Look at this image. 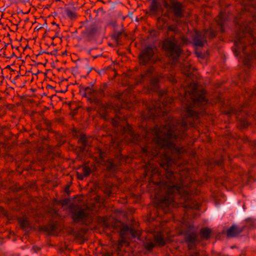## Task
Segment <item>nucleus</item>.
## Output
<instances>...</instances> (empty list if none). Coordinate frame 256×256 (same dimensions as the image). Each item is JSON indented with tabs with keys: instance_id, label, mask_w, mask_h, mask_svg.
Listing matches in <instances>:
<instances>
[{
	"instance_id": "aec40b11",
	"label": "nucleus",
	"mask_w": 256,
	"mask_h": 256,
	"mask_svg": "<svg viewBox=\"0 0 256 256\" xmlns=\"http://www.w3.org/2000/svg\"><path fill=\"white\" fill-rule=\"evenodd\" d=\"M210 234L211 230L208 228H204L200 230L201 236L204 238H210Z\"/></svg>"
},
{
	"instance_id": "4468645a",
	"label": "nucleus",
	"mask_w": 256,
	"mask_h": 256,
	"mask_svg": "<svg viewBox=\"0 0 256 256\" xmlns=\"http://www.w3.org/2000/svg\"><path fill=\"white\" fill-rule=\"evenodd\" d=\"M248 6L244 7L246 10L250 12L256 22V0H248Z\"/></svg>"
},
{
	"instance_id": "f8f14e48",
	"label": "nucleus",
	"mask_w": 256,
	"mask_h": 256,
	"mask_svg": "<svg viewBox=\"0 0 256 256\" xmlns=\"http://www.w3.org/2000/svg\"><path fill=\"white\" fill-rule=\"evenodd\" d=\"M99 160L98 162L100 164L105 166L110 170H112L114 167V164L111 160H105V154L101 150H99Z\"/></svg>"
},
{
	"instance_id": "ddd939ff",
	"label": "nucleus",
	"mask_w": 256,
	"mask_h": 256,
	"mask_svg": "<svg viewBox=\"0 0 256 256\" xmlns=\"http://www.w3.org/2000/svg\"><path fill=\"white\" fill-rule=\"evenodd\" d=\"M186 240L190 249H192L197 242V235L195 232H192L186 235Z\"/></svg>"
},
{
	"instance_id": "bb28decb",
	"label": "nucleus",
	"mask_w": 256,
	"mask_h": 256,
	"mask_svg": "<svg viewBox=\"0 0 256 256\" xmlns=\"http://www.w3.org/2000/svg\"><path fill=\"white\" fill-rule=\"evenodd\" d=\"M56 224H52L50 226V230L51 231V233L55 234H56Z\"/></svg>"
},
{
	"instance_id": "6e6552de",
	"label": "nucleus",
	"mask_w": 256,
	"mask_h": 256,
	"mask_svg": "<svg viewBox=\"0 0 256 256\" xmlns=\"http://www.w3.org/2000/svg\"><path fill=\"white\" fill-rule=\"evenodd\" d=\"M139 58L140 62L143 64L154 63L158 60L152 46H148L142 50L139 56Z\"/></svg>"
},
{
	"instance_id": "cd10ccee",
	"label": "nucleus",
	"mask_w": 256,
	"mask_h": 256,
	"mask_svg": "<svg viewBox=\"0 0 256 256\" xmlns=\"http://www.w3.org/2000/svg\"><path fill=\"white\" fill-rule=\"evenodd\" d=\"M20 224L22 228L26 227L28 224V221L26 218H24L20 221Z\"/></svg>"
},
{
	"instance_id": "72a5a7b5",
	"label": "nucleus",
	"mask_w": 256,
	"mask_h": 256,
	"mask_svg": "<svg viewBox=\"0 0 256 256\" xmlns=\"http://www.w3.org/2000/svg\"><path fill=\"white\" fill-rule=\"evenodd\" d=\"M160 19H161V18H158V21H160Z\"/></svg>"
},
{
	"instance_id": "9d476101",
	"label": "nucleus",
	"mask_w": 256,
	"mask_h": 256,
	"mask_svg": "<svg viewBox=\"0 0 256 256\" xmlns=\"http://www.w3.org/2000/svg\"><path fill=\"white\" fill-rule=\"evenodd\" d=\"M144 78L149 79L151 86L150 88L152 90L156 91L158 90V77L152 68H150L144 76H142L140 78L141 80L138 82H142Z\"/></svg>"
},
{
	"instance_id": "1a4fd4ad",
	"label": "nucleus",
	"mask_w": 256,
	"mask_h": 256,
	"mask_svg": "<svg viewBox=\"0 0 256 256\" xmlns=\"http://www.w3.org/2000/svg\"><path fill=\"white\" fill-rule=\"evenodd\" d=\"M215 35L214 31L211 28L206 30L204 32H196L194 38V42L196 46H202L206 42V36L212 38Z\"/></svg>"
},
{
	"instance_id": "f3484780",
	"label": "nucleus",
	"mask_w": 256,
	"mask_h": 256,
	"mask_svg": "<svg viewBox=\"0 0 256 256\" xmlns=\"http://www.w3.org/2000/svg\"><path fill=\"white\" fill-rule=\"evenodd\" d=\"M150 170H152V174H154L158 172L157 168L149 162L148 164H146V175L148 174V172Z\"/></svg>"
},
{
	"instance_id": "dca6fc26",
	"label": "nucleus",
	"mask_w": 256,
	"mask_h": 256,
	"mask_svg": "<svg viewBox=\"0 0 256 256\" xmlns=\"http://www.w3.org/2000/svg\"><path fill=\"white\" fill-rule=\"evenodd\" d=\"M242 231V228L234 225L227 230V234L228 236H235L238 235Z\"/></svg>"
},
{
	"instance_id": "4be33fe9",
	"label": "nucleus",
	"mask_w": 256,
	"mask_h": 256,
	"mask_svg": "<svg viewBox=\"0 0 256 256\" xmlns=\"http://www.w3.org/2000/svg\"><path fill=\"white\" fill-rule=\"evenodd\" d=\"M182 72L188 77H191V74L192 72V68L188 64L184 66L182 68Z\"/></svg>"
},
{
	"instance_id": "2eb2a0df",
	"label": "nucleus",
	"mask_w": 256,
	"mask_h": 256,
	"mask_svg": "<svg viewBox=\"0 0 256 256\" xmlns=\"http://www.w3.org/2000/svg\"><path fill=\"white\" fill-rule=\"evenodd\" d=\"M82 173L80 174L79 172H77L78 178L80 180H83L84 177L88 176L91 172V169L88 166L84 164L82 167Z\"/></svg>"
},
{
	"instance_id": "a211bd4d",
	"label": "nucleus",
	"mask_w": 256,
	"mask_h": 256,
	"mask_svg": "<svg viewBox=\"0 0 256 256\" xmlns=\"http://www.w3.org/2000/svg\"><path fill=\"white\" fill-rule=\"evenodd\" d=\"M126 244V245H128V242L127 240L125 238V236H124L123 234H122L121 235V238L120 240H118V243L117 244V250L120 251V248L122 244Z\"/></svg>"
},
{
	"instance_id": "7ed1b4c3",
	"label": "nucleus",
	"mask_w": 256,
	"mask_h": 256,
	"mask_svg": "<svg viewBox=\"0 0 256 256\" xmlns=\"http://www.w3.org/2000/svg\"><path fill=\"white\" fill-rule=\"evenodd\" d=\"M126 122L125 119L121 116L117 114L112 120V124L115 126H120L122 128V135L120 136L116 134L114 137L112 138V146L119 150L123 142L128 143L132 142L137 144L139 142L140 136L135 134L129 124L124 126Z\"/></svg>"
},
{
	"instance_id": "423d86ee",
	"label": "nucleus",
	"mask_w": 256,
	"mask_h": 256,
	"mask_svg": "<svg viewBox=\"0 0 256 256\" xmlns=\"http://www.w3.org/2000/svg\"><path fill=\"white\" fill-rule=\"evenodd\" d=\"M70 210L74 222H82L86 225L92 222V218L89 209H82L78 206L72 205Z\"/></svg>"
},
{
	"instance_id": "b1692460",
	"label": "nucleus",
	"mask_w": 256,
	"mask_h": 256,
	"mask_svg": "<svg viewBox=\"0 0 256 256\" xmlns=\"http://www.w3.org/2000/svg\"><path fill=\"white\" fill-rule=\"evenodd\" d=\"M66 16L70 18H74L76 17V13L74 10H66Z\"/></svg>"
},
{
	"instance_id": "9b49d317",
	"label": "nucleus",
	"mask_w": 256,
	"mask_h": 256,
	"mask_svg": "<svg viewBox=\"0 0 256 256\" xmlns=\"http://www.w3.org/2000/svg\"><path fill=\"white\" fill-rule=\"evenodd\" d=\"M164 222L162 221L160 223V231L154 232L153 236L154 238L155 243L159 246H164L166 240L164 238Z\"/></svg>"
},
{
	"instance_id": "473e14b6",
	"label": "nucleus",
	"mask_w": 256,
	"mask_h": 256,
	"mask_svg": "<svg viewBox=\"0 0 256 256\" xmlns=\"http://www.w3.org/2000/svg\"><path fill=\"white\" fill-rule=\"evenodd\" d=\"M168 101H169L170 104H171V103L172 101V100L171 98H170V99H168Z\"/></svg>"
},
{
	"instance_id": "7c9ffc66",
	"label": "nucleus",
	"mask_w": 256,
	"mask_h": 256,
	"mask_svg": "<svg viewBox=\"0 0 256 256\" xmlns=\"http://www.w3.org/2000/svg\"><path fill=\"white\" fill-rule=\"evenodd\" d=\"M191 256H199V253L198 252H195L193 254H192Z\"/></svg>"
},
{
	"instance_id": "f257e3e1",
	"label": "nucleus",
	"mask_w": 256,
	"mask_h": 256,
	"mask_svg": "<svg viewBox=\"0 0 256 256\" xmlns=\"http://www.w3.org/2000/svg\"><path fill=\"white\" fill-rule=\"evenodd\" d=\"M184 94L182 100L184 105L186 118L182 120H176L168 116V122L162 128L156 126L153 130L154 148L152 149L149 146H146L142 149V156L148 157V160L160 156L162 159L160 162V166L168 168L166 173V180L156 184V186L159 188L158 192H156V198L159 197L161 192L164 190L166 192V196L160 202V206L165 213L169 212L170 208L176 206L174 197L176 195L188 200L190 198V194L194 187L193 186V182L188 186H186L182 178H178L177 174L168 170L173 163H175L170 152L180 154L184 152L183 148L176 146V143L178 139L184 137L188 122L190 126L192 124L188 118L197 116V112L193 108L201 107L207 102L204 92L198 90V84L194 82L190 83L185 90Z\"/></svg>"
},
{
	"instance_id": "a878e982",
	"label": "nucleus",
	"mask_w": 256,
	"mask_h": 256,
	"mask_svg": "<svg viewBox=\"0 0 256 256\" xmlns=\"http://www.w3.org/2000/svg\"><path fill=\"white\" fill-rule=\"evenodd\" d=\"M79 141L82 144L84 148L87 145V139L85 136H82Z\"/></svg>"
},
{
	"instance_id": "412c9836",
	"label": "nucleus",
	"mask_w": 256,
	"mask_h": 256,
	"mask_svg": "<svg viewBox=\"0 0 256 256\" xmlns=\"http://www.w3.org/2000/svg\"><path fill=\"white\" fill-rule=\"evenodd\" d=\"M144 244L145 248L146 250H150L154 247L155 244L154 243V242L152 240H150V239H146L144 242Z\"/></svg>"
},
{
	"instance_id": "c85d7f7f",
	"label": "nucleus",
	"mask_w": 256,
	"mask_h": 256,
	"mask_svg": "<svg viewBox=\"0 0 256 256\" xmlns=\"http://www.w3.org/2000/svg\"><path fill=\"white\" fill-rule=\"evenodd\" d=\"M240 124L242 128H246L248 126L249 122L246 120H244L240 122Z\"/></svg>"
},
{
	"instance_id": "f704fd0d",
	"label": "nucleus",
	"mask_w": 256,
	"mask_h": 256,
	"mask_svg": "<svg viewBox=\"0 0 256 256\" xmlns=\"http://www.w3.org/2000/svg\"><path fill=\"white\" fill-rule=\"evenodd\" d=\"M176 82V80H172V82Z\"/></svg>"
},
{
	"instance_id": "39448f33",
	"label": "nucleus",
	"mask_w": 256,
	"mask_h": 256,
	"mask_svg": "<svg viewBox=\"0 0 256 256\" xmlns=\"http://www.w3.org/2000/svg\"><path fill=\"white\" fill-rule=\"evenodd\" d=\"M150 12L152 14L157 15L162 12V2L159 0H150ZM162 4L164 7L172 10L174 14L180 17L182 15V4L180 2L171 1L170 0H164Z\"/></svg>"
},
{
	"instance_id": "0eeeda50",
	"label": "nucleus",
	"mask_w": 256,
	"mask_h": 256,
	"mask_svg": "<svg viewBox=\"0 0 256 256\" xmlns=\"http://www.w3.org/2000/svg\"><path fill=\"white\" fill-rule=\"evenodd\" d=\"M167 100L163 102L162 104L158 102L152 103V106L149 108V118H153L156 116L164 117L167 115L168 107Z\"/></svg>"
},
{
	"instance_id": "f03ea898",
	"label": "nucleus",
	"mask_w": 256,
	"mask_h": 256,
	"mask_svg": "<svg viewBox=\"0 0 256 256\" xmlns=\"http://www.w3.org/2000/svg\"><path fill=\"white\" fill-rule=\"evenodd\" d=\"M250 38L252 40V44L249 40L244 37L238 36L234 42L233 51L236 56L243 62L247 67H250L253 58L256 59V54L254 52L256 45V38L254 39L250 34Z\"/></svg>"
},
{
	"instance_id": "20e7f679",
	"label": "nucleus",
	"mask_w": 256,
	"mask_h": 256,
	"mask_svg": "<svg viewBox=\"0 0 256 256\" xmlns=\"http://www.w3.org/2000/svg\"><path fill=\"white\" fill-rule=\"evenodd\" d=\"M188 42V39L181 36H172L164 41L163 48L170 55L174 64L178 61L182 52V46Z\"/></svg>"
},
{
	"instance_id": "c756f323",
	"label": "nucleus",
	"mask_w": 256,
	"mask_h": 256,
	"mask_svg": "<svg viewBox=\"0 0 256 256\" xmlns=\"http://www.w3.org/2000/svg\"><path fill=\"white\" fill-rule=\"evenodd\" d=\"M168 31H172L176 34L178 31L177 28L174 26H170L168 27Z\"/></svg>"
},
{
	"instance_id": "393cba45",
	"label": "nucleus",
	"mask_w": 256,
	"mask_h": 256,
	"mask_svg": "<svg viewBox=\"0 0 256 256\" xmlns=\"http://www.w3.org/2000/svg\"><path fill=\"white\" fill-rule=\"evenodd\" d=\"M256 96V89L254 90H250L248 91H246V95L245 96L246 98H248L250 96Z\"/></svg>"
},
{
	"instance_id": "6ab92c4d",
	"label": "nucleus",
	"mask_w": 256,
	"mask_h": 256,
	"mask_svg": "<svg viewBox=\"0 0 256 256\" xmlns=\"http://www.w3.org/2000/svg\"><path fill=\"white\" fill-rule=\"evenodd\" d=\"M226 20V14L224 12H220L216 19L218 24L221 26L224 24Z\"/></svg>"
},
{
	"instance_id": "5701e85b",
	"label": "nucleus",
	"mask_w": 256,
	"mask_h": 256,
	"mask_svg": "<svg viewBox=\"0 0 256 256\" xmlns=\"http://www.w3.org/2000/svg\"><path fill=\"white\" fill-rule=\"evenodd\" d=\"M126 229L128 231L132 237L138 238V239L140 238V232L139 231H137L132 228L129 230L128 227H126Z\"/></svg>"
},
{
	"instance_id": "2f4dec72",
	"label": "nucleus",
	"mask_w": 256,
	"mask_h": 256,
	"mask_svg": "<svg viewBox=\"0 0 256 256\" xmlns=\"http://www.w3.org/2000/svg\"><path fill=\"white\" fill-rule=\"evenodd\" d=\"M93 48H90V49H88L87 50V52L88 54H90V52L92 50Z\"/></svg>"
}]
</instances>
